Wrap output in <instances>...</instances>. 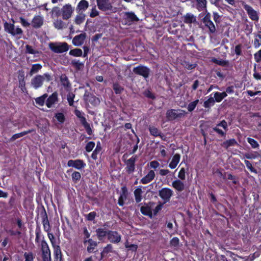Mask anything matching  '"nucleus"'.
Here are the masks:
<instances>
[{"label": "nucleus", "instance_id": "1", "mask_svg": "<svg viewBox=\"0 0 261 261\" xmlns=\"http://www.w3.org/2000/svg\"><path fill=\"white\" fill-rule=\"evenodd\" d=\"M51 80L52 77L49 73L37 74L31 79V85L35 89H38L42 87L44 81L48 82Z\"/></svg>", "mask_w": 261, "mask_h": 261}, {"label": "nucleus", "instance_id": "2", "mask_svg": "<svg viewBox=\"0 0 261 261\" xmlns=\"http://www.w3.org/2000/svg\"><path fill=\"white\" fill-rule=\"evenodd\" d=\"M187 112L181 109H169L167 111L166 118L169 121L179 120L184 118Z\"/></svg>", "mask_w": 261, "mask_h": 261}, {"label": "nucleus", "instance_id": "3", "mask_svg": "<svg viewBox=\"0 0 261 261\" xmlns=\"http://www.w3.org/2000/svg\"><path fill=\"white\" fill-rule=\"evenodd\" d=\"M49 47L53 52L57 54L66 52L69 49V45L65 42H60L58 44L50 43L49 44Z\"/></svg>", "mask_w": 261, "mask_h": 261}, {"label": "nucleus", "instance_id": "4", "mask_svg": "<svg viewBox=\"0 0 261 261\" xmlns=\"http://www.w3.org/2000/svg\"><path fill=\"white\" fill-rule=\"evenodd\" d=\"M98 8L103 12H115L116 8H114L110 0H96Z\"/></svg>", "mask_w": 261, "mask_h": 261}, {"label": "nucleus", "instance_id": "5", "mask_svg": "<svg viewBox=\"0 0 261 261\" xmlns=\"http://www.w3.org/2000/svg\"><path fill=\"white\" fill-rule=\"evenodd\" d=\"M40 246L43 260L51 261L50 250L47 242L45 240H42Z\"/></svg>", "mask_w": 261, "mask_h": 261}, {"label": "nucleus", "instance_id": "6", "mask_svg": "<svg viewBox=\"0 0 261 261\" xmlns=\"http://www.w3.org/2000/svg\"><path fill=\"white\" fill-rule=\"evenodd\" d=\"M137 159L136 155H133L128 160H123L124 163L126 165L125 168L126 172L130 174L133 173L135 170V163Z\"/></svg>", "mask_w": 261, "mask_h": 261}, {"label": "nucleus", "instance_id": "7", "mask_svg": "<svg viewBox=\"0 0 261 261\" xmlns=\"http://www.w3.org/2000/svg\"><path fill=\"white\" fill-rule=\"evenodd\" d=\"M133 72L137 75L142 76L144 79H147L150 74V69L145 66L139 65L134 67L133 70Z\"/></svg>", "mask_w": 261, "mask_h": 261}, {"label": "nucleus", "instance_id": "8", "mask_svg": "<svg viewBox=\"0 0 261 261\" xmlns=\"http://www.w3.org/2000/svg\"><path fill=\"white\" fill-rule=\"evenodd\" d=\"M40 216L42 218L44 230L46 232H49L50 230V226L48 219L47 214L45 207L43 206H42V208L40 211Z\"/></svg>", "mask_w": 261, "mask_h": 261}, {"label": "nucleus", "instance_id": "9", "mask_svg": "<svg viewBox=\"0 0 261 261\" xmlns=\"http://www.w3.org/2000/svg\"><path fill=\"white\" fill-rule=\"evenodd\" d=\"M173 194V191L168 188H163L159 191V195L164 200V203L170 201Z\"/></svg>", "mask_w": 261, "mask_h": 261}, {"label": "nucleus", "instance_id": "10", "mask_svg": "<svg viewBox=\"0 0 261 261\" xmlns=\"http://www.w3.org/2000/svg\"><path fill=\"white\" fill-rule=\"evenodd\" d=\"M74 11V8L70 4H65L62 8V16L64 20L69 19Z\"/></svg>", "mask_w": 261, "mask_h": 261}, {"label": "nucleus", "instance_id": "11", "mask_svg": "<svg viewBox=\"0 0 261 261\" xmlns=\"http://www.w3.org/2000/svg\"><path fill=\"white\" fill-rule=\"evenodd\" d=\"M83 97L84 100L86 103H90L93 106H96L100 102L99 98L88 90L85 91Z\"/></svg>", "mask_w": 261, "mask_h": 261}, {"label": "nucleus", "instance_id": "12", "mask_svg": "<svg viewBox=\"0 0 261 261\" xmlns=\"http://www.w3.org/2000/svg\"><path fill=\"white\" fill-rule=\"evenodd\" d=\"M243 8L246 11L249 17L253 21H258L259 20V16L257 12L250 5L245 4L243 5Z\"/></svg>", "mask_w": 261, "mask_h": 261}, {"label": "nucleus", "instance_id": "13", "mask_svg": "<svg viewBox=\"0 0 261 261\" xmlns=\"http://www.w3.org/2000/svg\"><path fill=\"white\" fill-rule=\"evenodd\" d=\"M108 236V240L112 243L117 244L121 239V236L116 230H109Z\"/></svg>", "mask_w": 261, "mask_h": 261}, {"label": "nucleus", "instance_id": "14", "mask_svg": "<svg viewBox=\"0 0 261 261\" xmlns=\"http://www.w3.org/2000/svg\"><path fill=\"white\" fill-rule=\"evenodd\" d=\"M211 17L210 13L207 12L202 19V20L205 25L209 29L210 32L212 33H214L216 31V28L214 23L211 20Z\"/></svg>", "mask_w": 261, "mask_h": 261}, {"label": "nucleus", "instance_id": "15", "mask_svg": "<svg viewBox=\"0 0 261 261\" xmlns=\"http://www.w3.org/2000/svg\"><path fill=\"white\" fill-rule=\"evenodd\" d=\"M86 165L84 163V161L80 159H77L75 160H70L67 162V166L68 167H74L78 170L82 169L85 168Z\"/></svg>", "mask_w": 261, "mask_h": 261}, {"label": "nucleus", "instance_id": "16", "mask_svg": "<svg viewBox=\"0 0 261 261\" xmlns=\"http://www.w3.org/2000/svg\"><path fill=\"white\" fill-rule=\"evenodd\" d=\"M58 102V93L57 92H54L46 99L45 105L48 108H51L53 107L54 105L57 103Z\"/></svg>", "mask_w": 261, "mask_h": 261}, {"label": "nucleus", "instance_id": "17", "mask_svg": "<svg viewBox=\"0 0 261 261\" xmlns=\"http://www.w3.org/2000/svg\"><path fill=\"white\" fill-rule=\"evenodd\" d=\"M124 19L126 23H132L139 20L138 17L133 12H125L124 13Z\"/></svg>", "mask_w": 261, "mask_h": 261}, {"label": "nucleus", "instance_id": "18", "mask_svg": "<svg viewBox=\"0 0 261 261\" xmlns=\"http://www.w3.org/2000/svg\"><path fill=\"white\" fill-rule=\"evenodd\" d=\"M86 38V34L85 33H82L75 36L73 38L72 42L74 46H80L84 43Z\"/></svg>", "mask_w": 261, "mask_h": 261}, {"label": "nucleus", "instance_id": "19", "mask_svg": "<svg viewBox=\"0 0 261 261\" xmlns=\"http://www.w3.org/2000/svg\"><path fill=\"white\" fill-rule=\"evenodd\" d=\"M43 24V18L40 15H35L32 20L31 24L33 28L39 29Z\"/></svg>", "mask_w": 261, "mask_h": 261}, {"label": "nucleus", "instance_id": "20", "mask_svg": "<svg viewBox=\"0 0 261 261\" xmlns=\"http://www.w3.org/2000/svg\"><path fill=\"white\" fill-rule=\"evenodd\" d=\"M83 243L84 245H86L87 243L88 244L87 247V251L89 253L94 252L95 249L98 245V243L92 239H89L87 241H84Z\"/></svg>", "mask_w": 261, "mask_h": 261}, {"label": "nucleus", "instance_id": "21", "mask_svg": "<svg viewBox=\"0 0 261 261\" xmlns=\"http://www.w3.org/2000/svg\"><path fill=\"white\" fill-rule=\"evenodd\" d=\"M155 176V174L154 171L152 170H150L146 175L141 179L140 182L143 184H147L153 180Z\"/></svg>", "mask_w": 261, "mask_h": 261}, {"label": "nucleus", "instance_id": "22", "mask_svg": "<svg viewBox=\"0 0 261 261\" xmlns=\"http://www.w3.org/2000/svg\"><path fill=\"white\" fill-rule=\"evenodd\" d=\"M89 3L86 0H81L78 3L75 10L77 13H84L89 7Z\"/></svg>", "mask_w": 261, "mask_h": 261}, {"label": "nucleus", "instance_id": "23", "mask_svg": "<svg viewBox=\"0 0 261 261\" xmlns=\"http://www.w3.org/2000/svg\"><path fill=\"white\" fill-rule=\"evenodd\" d=\"M109 230H105L103 228H97L95 230L96 235L98 240L100 241H102L105 239L106 237L108 236Z\"/></svg>", "mask_w": 261, "mask_h": 261}, {"label": "nucleus", "instance_id": "24", "mask_svg": "<svg viewBox=\"0 0 261 261\" xmlns=\"http://www.w3.org/2000/svg\"><path fill=\"white\" fill-rule=\"evenodd\" d=\"M148 129L150 135L154 137H160L162 140H164V139H163L164 136L158 128L153 125H149Z\"/></svg>", "mask_w": 261, "mask_h": 261}, {"label": "nucleus", "instance_id": "25", "mask_svg": "<svg viewBox=\"0 0 261 261\" xmlns=\"http://www.w3.org/2000/svg\"><path fill=\"white\" fill-rule=\"evenodd\" d=\"M55 261H63L62 253L61 247L59 245L53 247Z\"/></svg>", "mask_w": 261, "mask_h": 261}, {"label": "nucleus", "instance_id": "26", "mask_svg": "<svg viewBox=\"0 0 261 261\" xmlns=\"http://www.w3.org/2000/svg\"><path fill=\"white\" fill-rule=\"evenodd\" d=\"M35 130L34 129H30L27 130H25L23 132H22L19 133L15 134L13 135L9 139L10 142H13L17 139L20 138L21 137L24 136L25 135H27L28 134L35 132Z\"/></svg>", "mask_w": 261, "mask_h": 261}, {"label": "nucleus", "instance_id": "27", "mask_svg": "<svg viewBox=\"0 0 261 261\" xmlns=\"http://www.w3.org/2000/svg\"><path fill=\"white\" fill-rule=\"evenodd\" d=\"M61 84L64 87L66 90L70 88L71 84L68 80V77L65 74H62L60 77Z\"/></svg>", "mask_w": 261, "mask_h": 261}, {"label": "nucleus", "instance_id": "28", "mask_svg": "<svg viewBox=\"0 0 261 261\" xmlns=\"http://www.w3.org/2000/svg\"><path fill=\"white\" fill-rule=\"evenodd\" d=\"M180 159V155L178 153L175 154L169 164V167L171 169H175L179 163Z\"/></svg>", "mask_w": 261, "mask_h": 261}, {"label": "nucleus", "instance_id": "29", "mask_svg": "<svg viewBox=\"0 0 261 261\" xmlns=\"http://www.w3.org/2000/svg\"><path fill=\"white\" fill-rule=\"evenodd\" d=\"M35 242L36 243H39L40 242L41 243L42 240H45L43 234H42L41 228L39 225H37L35 229Z\"/></svg>", "mask_w": 261, "mask_h": 261}, {"label": "nucleus", "instance_id": "30", "mask_svg": "<svg viewBox=\"0 0 261 261\" xmlns=\"http://www.w3.org/2000/svg\"><path fill=\"white\" fill-rule=\"evenodd\" d=\"M172 187L177 191L181 192L185 189V185L182 181L179 179H177L172 182Z\"/></svg>", "mask_w": 261, "mask_h": 261}, {"label": "nucleus", "instance_id": "31", "mask_svg": "<svg viewBox=\"0 0 261 261\" xmlns=\"http://www.w3.org/2000/svg\"><path fill=\"white\" fill-rule=\"evenodd\" d=\"M196 2V7L199 11L206 10V0H195Z\"/></svg>", "mask_w": 261, "mask_h": 261}, {"label": "nucleus", "instance_id": "32", "mask_svg": "<svg viewBox=\"0 0 261 261\" xmlns=\"http://www.w3.org/2000/svg\"><path fill=\"white\" fill-rule=\"evenodd\" d=\"M141 213L145 216H149L152 218V213L151 207L148 205L142 206L140 208Z\"/></svg>", "mask_w": 261, "mask_h": 261}, {"label": "nucleus", "instance_id": "33", "mask_svg": "<svg viewBox=\"0 0 261 261\" xmlns=\"http://www.w3.org/2000/svg\"><path fill=\"white\" fill-rule=\"evenodd\" d=\"M238 145L237 141L235 139L233 138V139H230L229 140H227L224 141L222 143L221 146L223 148L227 149L230 147L233 146L234 145Z\"/></svg>", "mask_w": 261, "mask_h": 261}, {"label": "nucleus", "instance_id": "34", "mask_svg": "<svg viewBox=\"0 0 261 261\" xmlns=\"http://www.w3.org/2000/svg\"><path fill=\"white\" fill-rule=\"evenodd\" d=\"M143 191L140 188H137L134 192L135 201L137 203H139L142 199Z\"/></svg>", "mask_w": 261, "mask_h": 261}, {"label": "nucleus", "instance_id": "35", "mask_svg": "<svg viewBox=\"0 0 261 261\" xmlns=\"http://www.w3.org/2000/svg\"><path fill=\"white\" fill-rule=\"evenodd\" d=\"M42 66L39 63L32 65L31 70L29 72V75L32 76L33 74L38 73L39 71L42 69Z\"/></svg>", "mask_w": 261, "mask_h": 261}, {"label": "nucleus", "instance_id": "36", "mask_svg": "<svg viewBox=\"0 0 261 261\" xmlns=\"http://www.w3.org/2000/svg\"><path fill=\"white\" fill-rule=\"evenodd\" d=\"M78 14L75 16L74 22L75 24L80 25L85 20L86 15L84 13H77Z\"/></svg>", "mask_w": 261, "mask_h": 261}, {"label": "nucleus", "instance_id": "37", "mask_svg": "<svg viewBox=\"0 0 261 261\" xmlns=\"http://www.w3.org/2000/svg\"><path fill=\"white\" fill-rule=\"evenodd\" d=\"M212 62L223 67H228L229 61L228 60H218L215 58L212 59Z\"/></svg>", "mask_w": 261, "mask_h": 261}, {"label": "nucleus", "instance_id": "38", "mask_svg": "<svg viewBox=\"0 0 261 261\" xmlns=\"http://www.w3.org/2000/svg\"><path fill=\"white\" fill-rule=\"evenodd\" d=\"M102 148L101 147L100 142H98L96 146V148L93 151L91 154V158L92 159L96 160L97 159V154L101 151Z\"/></svg>", "mask_w": 261, "mask_h": 261}, {"label": "nucleus", "instance_id": "39", "mask_svg": "<svg viewBox=\"0 0 261 261\" xmlns=\"http://www.w3.org/2000/svg\"><path fill=\"white\" fill-rule=\"evenodd\" d=\"M48 95L46 93L43 94L42 96L35 98L36 103L39 106H43L45 103L46 98L47 97Z\"/></svg>", "mask_w": 261, "mask_h": 261}, {"label": "nucleus", "instance_id": "40", "mask_svg": "<svg viewBox=\"0 0 261 261\" xmlns=\"http://www.w3.org/2000/svg\"><path fill=\"white\" fill-rule=\"evenodd\" d=\"M196 21L194 15L190 13H187L184 16V22L186 23H191Z\"/></svg>", "mask_w": 261, "mask_h": 261}, {"label": "nucleus", "instance_id": "41", "mask_svg": "<svg viewBox=\"0 0 261 261\" xmlns=\"http://www.w3.org/2000/svg\"><path fill=\"white\" fill-rule=\"evenodd\" d=\"M69 55L73 57H79L82 56L83 51L81 49L76 48L73 49H71L69 52Z\"/></svg>", "mask_w": 261, "mask_h": 261}, {"label": "nucleus", "instance_id": "42", "mask_svg": "<svg viewBox=\"0 0 261 261\" xmlns=\"http://www.w3.org/2000/svg\"><path fill=\"white\" fill-rule=\"evenodd\" d=\"M253 45L256 48H258L261 45V32L255 35Z\"/></svg>", "mask_w": 261, "mask_h": 261}, {"label": "nucleus", "instance_id": "43", "mask_svg": "<svg viewBox=\"0 0 261 261\" xmlns=\"http://www.w3.org/2000/svg\"><path fill=\"white\" fill-rule=\"evenodd\" d=\"M113 89L116 94H121L124 90V88L118 83H115L113 84Z\"/></svg>", "mask_w": 261, "mask_h": 261}, {"label": "nucleus", "instance_id": "44", "mask_svg": "<svg viewBox=\"0 0 261 261\" xmlns=\"http://www.w3.org/2000/svg\"><path fill=\"white\" fill-rule=\"evenodd\" d=\"M71 65L75 68L77 70H79L84 66L83 63L80 62L79 60H73L71 62Z\"/></svg>", "mask_w": 261, "mask_h": 261}, {"label": "nucleus", "instance_id": "45", "mask_svg": "<svg viewBox=\"0 0 261 261\" xmlns=\"http://www.w3.org/2000/svg\"><path fill=\"white\" fill-rule=\"evenodd\" d=\"M51 15L54 17H58L62 15V9L57 6L54 7L51 10Z\"/></svg>", "mask_w": 261, "mask_h": 261}, {"label": "nucleus", "instance_id": "46", "mask_svg": "<svg viewBox=\"0 0 261 261\" xmlns=\"http://www.w3.org/2000/svg\"><path fill=\"white\" fill-rule=\"evenodd\" d=\"M4 28L6 31L12 35V34H13V31H14L15 26L13 23L6 22L4 23Z\"/></svg>", "mask_w": 261, "mask_h": 261}, {"label": "nucleus", "instance_id": "47", "mask_svg": "<svg viewBox=\"0 0 261 261\" xmlns=\"http://www.w3.org/2000/svg\"><path fill=\"white\" fill-rule=\"evenodd\" d=\"M215 100L213 97H210L207 100H205L203 103V107L205 108H210L215 104Z\"/></svg>", "mask_w": 261, "mask_h": 261}, {"label": "nucleus", "instance_id": "48", "mask_svg": "<svg viewBox=\"0 0 261 261\" xmlns=\"http://www.w3.org/2000/svg\"><path fill=\"white\" fill-rule=\"evenodd\" d=\"M247 142L250 144L252 148H258L259 144L254 139L248 137L247 138Z\"/></svg>", "mask_w": 261, "mask_h": 261}, {"label": "nucleus", "instance_id": "49", "mask_svg": "<svg viewBox=\"0 0 261 261\" xmlns=\"http://www.w3.org/2000/svg\"><path fill=\"white\" fill-rule=\"evenodd\" d=\"M74 97L75 94L73 92H70L68 93L67 95V100L70 106H73Z\"/></svg>", "mask_w": 261, "mask_h": 261}, {"label": "nucleus", "instance_id": "50", "mask_svg": "<svg viewBox=\"0 0 261 261\" xmlns=\"http://www.w3.org/2000/svg\"><path fill=\"white\" fill-rule=\"evenodd\" d=\"M55 117L60 123H63L65 121V117L63 113H57L55 114Z\"/></svg>", "mask_w": 261, "mask_h": 261}, {"label": "nucleus", "instance_id": "51", "mask_svg": "<svg viewBox=\"0 0 261 261\" xmlns=\"http://www.w3.org/2000/svg\"><path fill=\"white\" fill-rule=\"evenodd\" d=\"M65 23L61 19H57L54 22V25L55 28L58 30H61L64 28Z\"/></svg>", "mask_w": 261, "mask_h": 261}, {"label": "nucleus", "instance_id": "52", "mask_svg": "<svg viewBox=\"0 0 261 261\" xmlns=\"http://www.w3.org/2000/svg\"><path fill=\"white\" fill-rule=\"evenodd\" d=\"M81 124L86 129L87 133L89 135H91L92 134V130L90 127V124L87 122L86 120L82 122Z\"/></svg>", "mask_w": 261, "mask_h": 261}, {"label": "nucleus", "instance_id": "53", "mask_svg": "<svg viewBox=\"0 0 261 261\" xmlns=\"http://www.w3.org/2000/svg\"><path fill=\"white\" fill-rule=\"evenodd\" d=\"M24 257V261H34L35 255L32 252H24L23 254Z\"/></svg>", "mask_w": 261, "mask_h": 261}, {"label": "nucleus", "instance_id": "54", "mask_svg": "<svg viewBox=\"0 0 261 261\" xmlns=\"http://www.w3.org/2000/svg\"><path fill=\"white\" fill-rule=\"evenodd\" d=\"M97 214L95 212H91L88 214L85 215V217L86 219L89 221H93L94 220Z\"/></svg>", "mask_w": 261, "mask_h": 261}, {"label": "nucleus", "instance_id": "55", "mask_svg": "<svg viewBox=\"0 0 261 261\" xmlns=\"http://www.w3.org/2000/svg\"><path fill=\"white\" fill-rule=\"evenodd\" d=\"M182 65L185 68L188 70H192L194 69L196 66V64H191L189 62L186 61L182 62Z\"/></svg>", "mask_w": 261, "mask_h": 261}, {"label": "nucleus", "instance_id": "56", "mask_svg": "<svg viewBox=\"0 0 261 261\" xmlns=\"http://www.w3.org/2000/svg\"><path fill=\"white\" fill-rule=\"evenodd\" d=\"M199 102L198 99H196L190 103L188 105L187 109L189 112L193 111L196 108V106L197 105L198 103Z\"/></svg>", "mask_w": 261, "mask_h": 261}, {"label": "nucleus", "instance_id": "57", "mask_svg": "<svg viewBox=\"0 0 261 261\" xmlns=\"http://www.w3.org/2000/svg\"><path fill=\"white\" fill-rule=\"evenodd\" d=\"M71 177L72 180L74 182H76L77 181L80 180L81 178V174L78 171H74L71 175Z\"/></svg>", "mask_w": 261, "mask_h": 261}, {"label": "nucleus", "instance_id": "58", "mask_svg": "<svg viewBox=\"0 0 261 261\" xmlns=\"http://www.w3.org/2000/svg\"><path fill=\"white\" fill-rule=\"evenodd\" d=\"M245 164L247 167V168L251 172L253 173H254L255 174L257 173V171L256 169H255L253 166L252 164L248 160H245L244 161Z\"/></svg>", "mask_w": 261, "mask_h": 261}, {"label": "nucleus", "instance_id": "59", "mask_svg": "<svg viewBox=\"0 0 261 261\" xmlns=\"http://www.w3.org/2000/svg\"><path fill=\"white\" fill-rule=\"evenodd\" d=\"M95 144L93 141H90L87 143L85 146V150L87 152H91L95 147Z\"/></svg>", "mask_w": 261, "mask_h": 261}, {"label": "nucleus", "instance_id": "60", "mask_svg": "<svg viewBox=\"0 0 261 261\" xmlns=\"http://www.w3.org/2000/svg\"><path fill=\"white\" fill-rule=\"evenodd\" d=\"M26 48V53L32 54V55H35L38 53V51L35 50L33 47L30 45H26L25 46Z\"/></svg>", "mask_w": 261, "mask_h": 261}, {"label": "nucleus", "instance_id": "61", "mask_svg": "<svg viewBox=\"0 0 261 261\" xmlns=\"http://www.w3.org/2000/svg\"><path fill=\"white\" fill-rule=\"evenodd\" d=\"M128 190L127 187L124 186H123L121 188V193L120 194V195L119 197H122V198H123L124 199H127L128 196Z\"/></svg>", "mask_w": 261, "mask_h": 261}, {"label": "nucleus", "instance_id": "62", "mask_svg": "<svg viewBox=\"0 0 261 261\" xmlns=\"http://www.w3.org/2000/svg\"><path fill=\"white\" fill-rule=\"evenodd\" d=\"M113 252V247L112 244H108L103 248V254L111 253Z\"/></svg>", "mask_w": 261, "mask_h": 261}, {"label": "nucleus", "instance_id": "63", "mask_svg": "<svg viewBox=\"0 0 261 261\" xmlns=\"http://www.w3.org/2000/svg\"><path fill=\"white\" fill-rule=\"evenodd\" d=\"M74 114L76 116L80 119L81 123L86 120V118L83 116L82 112H81L80 110L77 109L75 110Z\"/></svg>", "mask_w": 261, "mask_h": 261}, {"label": "nucleus", "instance_id": "64", "mask_svg": "<svg viewBox=\"0 0 261 261\" xmlns=\"http://www.w3.org/2000/svg\"><path fill=\"white\" fill-rule=\"evenodd\" d=\"M254 58L256 62L259 63L261 62V49L254 54Z\"/></svg>", "mask_w": 261, "mask_h": 261}]
</instances>
